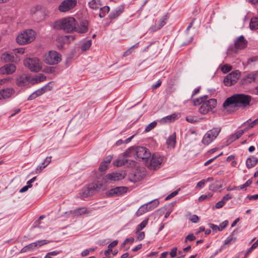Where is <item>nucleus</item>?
<instances>
[{
	"label": "nucleus",
	"instance_id": "1",
	"mask_svg": "<svg viewBox=\"0 0 258 258\" xmlns=\"http://www.w3.org/2000/svg\"><path fill=\"white\" fill-rule=\"evenodd\" d=\"M251 97L243 94H236L228 97L223 103V106L245 108L249 105Z\"/></svg>",
	"mask_w": 258,
	"mask_h": 258
},
{
	"label": "nucleus",
	"instance_id": "2",
	"mask_svg": "<svg viewBox=\"0 0 258 258\" xmlns=\"http://www.w3.org/2000/svg\"><path fill=\"white\" fill-rule=\"evenodd\" d=\"M76 26V21L74 18L69 17L56 21L54 28L57 30H63L67 32L74 31Z\"/></svg>",
	"mask_w": 258,
	"mask_h": 258
},
{
	"label": "nucleus",
	"instance_id": "3",
	"mask_svg": "<svg viewBox=\"0 0 258 258\" xmlns=\"http://www.w3.org/2000/svg\"><path fill=\"white\" fill-rule=\"evenodd\" d=\"M126 156L147 160L151 155L149 151L144 147H131L124 153Z\"/></svg>",
	"mask_w": 258,
	"mask_h": 258
},
{
	"label": "nucleus",
	"instance_id": "4",
	"mask_svg": "<svg viewBox=\"0 0 258 258\" xmlns=\"http://www.w3.org/2000/svg\"><path fill=\"white\" fill-rule=\"evenodd\" d=\"M36 33L32 29L24 31L18 35L17 42L20 45H25L32 42L35 38Z\"/></svg>",
	"mask_w": 258,
	"mask_h": 258
},
{
	"label": "nucleus",
	"instance_id": "5",
	"mask_svg": "<svg viewBox=\"0 0 258 258\" xmlns=\"http://www.w3.org/2000/svg\"><path fill=\"white\" fill-rule=\"evenodd\" d=\"M103 184L102 181H97L96 182L88 184L83 189L81 194L82 198L84 199L92 196L101 189Z\"/></svg>",
	"mask_w": 258,
	"mask_h": 258
},
{
	"label": "nucleus",
	"instance_id": "6",
	"mask_svg": "<svg viewBox=\"0 0 258 258\" xmlns=\"http://www.w3.org/2000/svg\"><path fill=\"white\" fill-rule=\"evenodd\" d=\"M220 132V127L213 128L208 131L203 138L202 143L205 145H208L217 137Z\"/></svg>",
	"mask_w": 258,
	"mask_h": 258
},
{
	"label": "nucleus",
	"instance_id": "7",
	"mask_svg": "<svg viewBox=\"0 0 258 258\" xmlns=\"http://www.w3.org/2000/svg\"><path fill=\"white\" fill-rule=\"evenodd\" d=\"M61 59L59 53L55 51H50L48 53H46L44 57V61L50 65L57 64Z\"/></svg>",
	"mask_w": 258,
	"mask_h": 258
},
{
	"label": "nucleus",
	"instance_id": "8",
	"mask_svg": "<svg viewBox=\"0 0 258 258\" xmlns=\"http://www.w3.org/2000/svg\"><path fill=\"white\" fill-rule=\"evenodd\" d=\"M25 66L32 72H38L41 69L39 60L36 58H28L24 61Z\"/></svg>",
	"mask_w": 258,
	"mask_h": 258
},
{
	"label": "nucleus",
	"instance_id": "9",
	"mask_svg": "<svg viewBox=\"0 0 258 258\" xmlns=\"http://www.w3.org/2000/svg\"><path fill=\"white\" fill-rule=\"evenodd\" d=\"M162 159L161 157L153 154L146 160V166L150 169L156 170L159 168L162 163Z\"/></svg>",
	"mask_w": 258,
	"mask_h": 258
},
{
	"label": "nucleus",
	"instance_id": "10",
	"mask_svg": "<svg viewBox=\"0 0 258 258\" xmlns=\"http://www.w3.org/2000/svg\"><path fill=\"white\" fill-rule=\"evenodd\" d=\"M49 242V241L48 240L45 239L36 241L25 246L21 250V252L25 253L32 251L34 249H37L43 245L48 243Z\"/></svg>",
	"mask_w": 258,
	"mask_h": 258
},
{
	"label": "nucleus",
	"instance_id": "11",
	"mask_svg": "<svg viewBox=\"0 0 258 258\" xmlns=\"http://www.w3.org/2000/svg\"><path fill=\"white\" fill-rule=\"evenodd\" d=\"M216 104V100L215 99H211L202 104L199 108V111L201 114H206L213 108H215Z\"/></svg>",
	"mask_w": 258,
	"mask_h": 258
},
{
	"label": "nucleus",
	"instance_id": "12",
	"mask_svg": "<svg viewBox=\"0 0 258 258\" xmlns=\"http://www.w3.org/2000/svg\"><path fill=\"white\" fill-rule=\"evenodd\" d=\"M125 175V173L123 171L113 172L111 173L107 174L104 177V180L106 182H108L109 181H118L123 179Z\"/></svg>",
	"mask_w": 258,
	"mask_h": 258
},
{
	"label": "nucleus",
	"instance_id": "13",
	"mask_svg": "<svg viewBox=\"0 0 258 258\" xmlns=\"http://www.w3.org/2000/svg\"><path fill=\"white\" fill-rule=\"evenodd\" d=\"M76 4V0H64L59 5L58 10L61 12H68L73 9Z\"/></svg>",
	"mask_w": 258,
	"mask_h": 258
},
{
	"label": "nucleus",
	"instance_id": "14",
	"mask_svg": "<svg viewBox=\"0 0 258 258\" xmlns=\"http://www.w3.org/2000/svg\"><path fill=\"white\" fill-rule=\"evenodd\" d=\"M127 187L125 186H117L108 191L107 195L110 197L119 196L126 192Z\"/></svg>",
	"mask_w": 258,
	"mask_h": 258
},
{
	"label": "nucleus",
	"instance_id": "15",
	"mask_svg": "<svg viewBox=\"0 0 258 258\" xmlns=\"http://www.w3.org/2000/svg\"><path fill=\"white\" fill-rule=\"evenodd\" d=\"M16 67L12 63H8L0 68V74L10 75L16 71Z\"/></svg>",
	"mask_w": 258,
	"mask_h": 258
},
{
	"label": "nucleus",
	"instance_id": "16",
	"mask_svg": "<svg viewBox=\"0 0 258 258\" xmlns=\"http://www.w3.org/2000/svg\"><path fill=\"white\" fill-rule=\"evenodd\" d=\"M247 44V41L243 36H239L235 41V48L236 49H242L246 47Z\"/></svg>",
	"mask_w": 258,
	"mask_h": 258
},
{
	"label": "nucleus",
	"instance_id": "17",
	"mask_svg": "<svg viewBox=\"0 0 258 258\" xmlns=\"http://www.w3.org/2000/svg\"><path fill=\"white\" fill-rule=\"evenodd\" d=\"M167 20V17L166 15L163 16L158 21L157 24H155V26H152L150 28V30L151 32H155L157 31L158 30L160 29L163 26H164L166 23V20Z\"/></svg>",
	"mask_w": 258,
	"mask_h": 258
},
{
	"label": "nucleus",
	"instance_id": "18",
	"mask_svg": "<svg viewBox=\"0 0 258 258\" xmlns=\"http://www.w3.org/2000/svg\"><path fill=\"white\" fill-rule=\"evenodd\" d=\"M30 77L26 75H21L18 76L16 79L17 84L19 86H24L26 85L30 81Z\"/></svg>",
	"mask_w": 258,
	"mask_h": 258
},
{
	"label": "nucleus",
	"instance_id": "19",
	"mask_svg": "<svg viewBox=\"0 0 258 258\" xmlns=\"http://www.w3.org/2000/svg\"><path fill=\"white\" fill-rule=\"evenodd\" d=\"M75 30L76 32L80 33H84L87 32L88 30V22L87 21H83L76 27L75 26Z\"/></svg>",
	"mask_w": 258,
	"mask_h": 258
},
{
	"label": "nucleus",
	"instance_id": "20",
	"mask_svg": "<svg viewBox=\"0 0 258 258\" xmlns=\"http://www.w3.org/2000/svg\"><path fill=\"white\" fill-rule=\"evenodd\" d=\"M90 212V211L86 207L80 208L70 211V214L75 216H79L84 214H88Z\"/></svg>",
	"mask_w": 258,
	"mask_h": 258
},
{
	"label": "nucleus",
	"instance_id": "21",
	"mask_svg": "<svg viewBox=\"0 0 258 258\" xmlns=\"http://www.w3.org/2000/svg\"><path fill=\"white\" fill-rule=\"evenodd\" d=\"M252 82H256L253 72L248 74L244 76L241 81V83L242 85H247Z\"/></svg>",
	"mask_w": 258,
	"mask_h": 258
},
{
	"label": "nucleus",
	"instance_id": "22",
	"mask_svg": "<svg viewBox=\"0 0 258 258\" xmlns=\"http://www.w3.org/2000/svg\"><path fill=\"white\" fill-rule=\"evenodd\" d=\"M47 86H45L33 92L31 94L29 98V100H33L38 96L43 94L47 90Z\"/></svg>",
	"mask_w": 258,
	"mask_h": 258
},
{
	"label": "nucleus",
	"instance_id": "23",
	"mask_svg": "<svg viewBox=\"0 0 258 258\" xmlns=\"http://www.w3.org/2000/svg\"><path fill=\"white\" fill-rule=\"evenodd\" d=\"M13 90L10 88L2 90L0 91V100L10 97L13 94Z\"/></svg>",
	"mask_w": 258,
	"mask_h": 258
},
{
	"label": "nucleus",
	"instance_id": "24",
	"mask_svg": "<svg viewBox=\"0 0 258 258\" xmlns=\"http://www.w3.org/2000/svg\"><path fill=\"white\" fill-rule=\"evenodd\" d=\"M244 134V131L243 130H239L236 132L235 133L230 135L227 140V142L228 144H230L235 141L236 140L239 139L240 137L242 136Z\"/></svg>",
	"mask_w": 258,
	"mask_h": 258
},
{
	"label": "nucleus",
	"instance_id": "25",
	"mask_svg": "<svg viewBox=\"0 0 258 258\" xmlns=\"http://www.w3.org/2000/svg\"><path fill=\"white\" fill-rule=\"evenodd\" d=\"M258 162V159L254 156H251L247 159L246 166L248 169L253 167Z\"/></svg>",
	"mask_w": 258,
	"mask_h": 258
},
{
	"label": "nucleus",
	"instance_id": "26",
	"mask_svg": "<svg viewBox=\"0 0 258 258\" xmlns=\"http://www.w3.org/2000/svg\"><path fill=\"white\" fill-rule=\"evenodd\" d=\"M16 55V54L11 52H6L3 54L2 58L6 62H12L14 60Z\"/></svg>",
	"mask_w": 258,
	"mask_h": 258
},
{
	"label": "nucleus",
	"instance_id": "27",
	"mask_svg": "<svg viewBox=\"0 0 258 258\" xmlns=\"http://www.w3.org/2000/svg\"><path fill=\"white\" fill-rule=\"evenodd\" d=\"M167 145L169 148H174L176 144V135L175 133L171 135L167 140Z\"/></svg>",
	"mask_w": 258,
	"mask_h": 258
},
{
	"label": "nucleus",
	"instance_id": "28",
	"mask_svg": "<svg viewBox=\"0 0 258 258\" xmlns=\"http://www.w3.org/2000/svg\"><path fill=\"white\" fill-rule=\"evenodd\" d=\"M230 78L231 81L235 84L239 79L240 76V73L238 71H234L228 74Z\"/></svg>",
	"mask_w": 258,
	"mask_h": 258
},
{
	"label": "nucleus",
	"instance_id": "29",
	"mask_svg": "<svg viewBox=\"0 0 258 258\" xmlns=\"http://www.w3.org/2000/svg\"><path fill=\"white\" fill-rule=\"evenodd\" d=\"M89 7L92 9L97 10L101 7L100 0H92L89 3Z\"/></svg>",
	"mask_w": 258,
	"mask_h": 258
},
{
	"label": "nucleus",
	"instance_id": "30",
	"mask_svg": "<svg viewBox=\"0 0 258 258\" xmlns=\"http://www.w3.org/2000/svg\"><path fill=\"white\" fill-rule=\"evenodd\" d=\"M178 118L177 114L173 113L170 115H168L161 119V121L164 122H171L174 121L176 119Z\"/></svg>",
	"mask_w": 258,
	"mask_h": 258
},
{
	"label": "nucleus",
	"instance_id": "31",
	"mask_svg": "<svg viewBox=\"0 0 258 258\" xmlns=\"http://www.w3.org/2000/svg\"><path fill=\"white\" fill-rule=\"evenodd\" d=\"M208 98V95H204L200 98H197L193 100V103L194 105H198L201 104H202L203 102H205V100Z\"/></svg>",
	"mask_w": 258,
	"mask_h": 258
},
{
	"label": "nucleus",
	"instance_id": "32",
	"mask_svg": "<svg viewBox=\"0 0 258 258\" xmlns=\"http://www.w3.org/2000/svg\"><path fill=\"white\" fill-rule=\"evenodd\" d=\"M221 187L222 185L220 182L218 181H216L209 186V189L211 191H216Z\"/></svg>",
	"mask_w": 258,
	"mask_h": 258
},
{
	"label": "nucleus",
	"instance_id": "33",
	"mask_svg": "<svg viewBox=\"0 0 258 258\" xmlns=\"http://www.w3.org/2000/svg\"><path fill=\"white\" fill-rule=\"evenodd\" d=\"M122 11L121 8H118L112 11L109 15V17L110 19H113L117 18L120 14L122 13Z\"/></svg>",
	"mask_w": 258,
	"mask_h": 258
},
{
	"label": "nucleus",
	"instance_id": "34",
	"mask_svg": "<svg viewBox=\"0 0 258 258\" xmlns=\"http://www.w3.org/2000/svg\"><path fill=\"white\" fill-rule=\"evenodd\" d=\"M109 11V7L108 6H104L100 8V13L99 16L100 18H103L105 16L106 14Z\"/></svg>",
	"mask_w": 258,
	"mask_h": 258
},
{
	"label": "nucleus",
	"instance_id": "35",
	"mask_svg": "<svg viewBox=\"0 0 258 258\" xmlns=\"http://www.w3.org/2000/svg\"><path fill=\"white\" fill-rule=\"evenodd\" d=\"M127 162V160L124 158H119L114 162V165L119 167L123 165Z\"/></svg>",
	"mask_w": 258,
	"mask_h": 258
},
{
	"label": "nucleus",
	"instance_id": "36",
	"mask_svg": "<svg viewBox=\"0 0 258 258\" xmlns=\"http://www.w3.org/2000/svg\"><path fill=\"white\" fill-rule=\"evenodd\" d=\"M148 222V219H145L143 220L136 228V232H139L142 229H143L147 225Z\"/></svg>",
	"mask_w": 258,
	"mask_h": 258
},
{
	"label": "nucleus",
	"instance_id": "37",
	"mask_svg": "<svg viewBox=\"0 0 258 258\" xmlns=\"http://www.w3.org/2000/svg\"><path fill=\"white\" fill-rule=\"evenodd\" d=\"M147 212L148 210H147V206H145V205H143L141 206L138 210L136 212V215L137 216H140Z\"/></svg>",
	"mask_w": 258,
	"mask_h": 258
},
{
	"label": "nucleus",
	"instance_id": "38",
	"mask_svg": "<svg viewBox=\"0 0 258 258\" xmlns=\"http://www.w3.org/2000/svg\"><path fill=\"white\" fill-rule=\"evenodd\" d=\"M46 79V77L42 74H39L35 78L33 79L35 83L42 82Z\"/></svg>",
	"mask_w": 258,
	"mask_h": 258
},
{
	"label": "nucleus",
	"instance_id": "39",
	"mask_svg": "<svg viewBox=\"0 0 258 258\" xmlns=\"http://www.w3.org/2000/svg\"><path fill=\"white\" fill-rule=\"evenodd\" d=\"M91 40H89L85 42L81 47V50L82 51H86L89 49L91 45Z\"/></svg>",
	"mask_w": 258,
	"mask_h": 258
},
{
	"label": "nucleus",
	"instance_id": "40",
	"mask_svg": "<svg viewBox=\"0 0 258 258\" xmlns=\"http://www.w3.org/2000/svg\"><path fill=\"white\" fill-rule=\"evenodd\" d=\"M258 246V239L251 246L250 248L247 250L245 254V256H247L249 254L252 250Z\"/></svg>",
	"mask_w": 258,
	"mask_h": 258
},
{
	"label": "nucleus",
	"instance_id": "41",
	"mask_svg": "<svg viewBox=\"0 0 258 258\" xmlns=\"http://www.w3.org/2000/svg\"><path fill=\"white\" fill-rule=\"evenodd\" d=\"M147 204L149 206V207H151L152 208V210L156 208L158 205L159 204V201L158 200H154L148 203Z\"/></svg>",
	"mask_w": 258,
	"mask_h": 258
},
{
	"label": "nucleus",
	"instance_id": "42",
	"mask_svg": "<svg viewBox=\"0 0 258 258\" xmlns=\"http://www.w3.org/2000/svg\"><path fill=\"white\" fill-rule=\"evenodd\" d=\"M157 125V123L155 121H153L150 124H149L148 125L146 126L145 131L146 132H150L152 129H153Z\"/></svg>",
	"mask_w": 258,
	"mask_h": 258
},
{
	"label": "nucleus",
	"instance_id": "43",
	"mask_svg": "<svg viewBox=\"0 0 258 258\" xmlns=\"http://www.w3.org/2000/svg\"><path fill=\"white\" fill-rule=\"evenodd\" d=\"M229 79H230V78L229 77V75L228 74L224 79L223 83L224 85L227 86H229L234 84V83L231 82V80Z\"/></svg>",
	"mask_w": 258,
	"mask_h": 258
},
{
	"label": "nucleus",
	"instance_id": "44",
	"mask_svg": "<svg viewBox=\"0 0 258 258\" xmlns=\"http://www.w3.org/2000/svg\"><path fill=\"white\" fill-rule=\"evenodd\" d=\"M212 196L213 194L212 193H209L208 195H203L199 197V201L200 202H202L207 199H210Z\"/></svg>",
	"mask_w": 258,
	"mask_h": 258
},
{
	"label": "nucleus",
	"instance_id": "45",
	"mask_svg": "<svg viewBox=\"0 0 258 258\" xmlns=\"http://www.w3.org/2000/svg\"><path fill=\"white\" fill-rule=\"evenodd\" d=\"M75 39V37L73 35H66L63 37V40L67 43H70Z\"/></svg>",
	"mask_w": 258,
	"mask_h": 258
},
{
	"label": "nucleus",
	"instance_id": "46",
	"mask_svg": "<svg viewBox=\"0 0 258 258\" xmlns=\"http://www.w3.org/2000/svg\"><path fill=\"white\" fill-rule=\"evenodd\" d=\"M232 69V67L228 64H225L222 67L221 70L224 73H226L230 71Z\"/></svg>",
	"mask_w": 258,
	"mask_h": 258
},
{
	"label": "nucleus",
	"instance_id": "47",
	"mask_svg": "<svg viewBox=\"0 0 258 258\" xmlns=\"http://www.w3.org/2000/svg\"><path fill=\"white\" fill-rule=\"evenodd\" d=\"M108 167V165L107 164H105L103 161L101 163V164L100 165V167L99 168V170L101 172L105 171Z\"/></svg>",
	"mask_w": 258,
	"mask_h": 258
},
{
	"label": "nucleus",
	"instance_id": "48",
	"mask_svg": "<svg viewBox=\"0 0 258 258\" xmlns=\"http://www.w3.org/2000/svg\"><path fill=\"white\" fill-rule=\"evenodd\" d=\"M251 183H252L251 180L249 179L244 184L241 185L237 187V189H242L244 188V187L249 186L251 184Z\"/></svg>",
	"mask_w": 258,
	"mask_h": 258
},
{
	"label": "nucleus",
	"instance_id": "49",
	"mask_svg": "<svg viewBox=\"0 0 258 258\" xmlns=\"http://www.w3.org/2000/svg\"><path fill=\"white\" fill-rule=\"evenodd\" d=\"M209 226L210 228H211L213 231L217 232L218 231H221L220 229V226H218L216 225H215L214 224L210 223L209 224Z\"/></svg>",
	"mask_w": 258,
	"mask_h": 258
},
{
	"label": "nucleus",
	"instance_id": "50",
	"mask_svg": "<svg viewBox=\"0 0 258 258\" xmlns=\"http://www.w3.org/2000/svg\"><path fill=\"white\" fill-rule=\"evenodd\" d=\"M51 161V157L49 156L46 157L44 161L41 163V165H45V167H46L50 162Z\"/></svg>",
	"mask_w": 258,
	"mask_h": 258
},
{
	"label": "nucleus",
	"instance_id": "51",
	"mask_svg": "<svg viewBox=\"0 0 258 258\" xmlns=\"http://www.w3.org/2000/svg\"><path fill=\"white\" fill-rule=\"evenodd\" d=\"M138 234V235L137 236V239L139 240H142L144 238H145V233L144 232H137Z\"/></svg>",
	"mask_w": 258,
	"mask_h": 258
},
{
	"label": "nucleus",
	"instance_id": "52",
	"mask_svg": "<svg viewBox=\"0 0 258 258\" xmlns=\"http://www.w3.org/2000/svg\"><path fill=\"white\" fill-rule=\"evenodd\" d=\"M45 167V165H41V163L37 167L35 170V173L37 174L40 173L42 171V170Z\"/></svg>",
	"mask_w": 258,
	"mask_h": 258
},
{
	"label": "nucleus",
	"instance_id": "53",
	"mask_svg": "<svg viewBox=\"0 0 258 258\" xmlns=\"http://www.w3.org/2000/svg\"><path fill=\"white\" fill-rule=\"evenodd\" d=\"M236 238H233L230 236L225 240L224 245L229 244L230 242H234Z\"/></svg>",
	"mask_w": 258,
	"mask_h": 258
},
{
	"label": "nucleus",
	"instance_id": "54",
	"mask_svg": "<svg viewBox=\"0 0 258 258\" xmlns=\"http://www.w3.org/2000/svg\"><path fill=\"white\" fill-rule=\"evenodd\" d=\"M178 190L174 191L173 192H172V193L169 194L168 196H167L165 198V200H169L171 198L175 197V196H176L178 194Z\"/></svg>",
	"mask_w": 258,
	"mask_h": 258
},
{
	"label": "nucleus",
	"instance_id": "55",
	"mask_svg": "<svg viewBox=\"0 0 258 258\" xmlns=\"http://www.w3.org/2000/svg\"><path fill=\"white\" fill-rule=\"evenodd\" d=\"M112 159V157L110 155L106 156L103 160V162L105 164H107L109 165V164L111 162Z\"/></svg>",
	"mask_w": 258,
	"mask_h": 258
},
{
	"label": "nucleus",
	"instance_id": "56",
	"mask_svg": "<svg viewBox=\"0 0 258 258\" xmlns=\"http://www.w3.org/2000/svg\"><path fill=\"white\" fill-rule=\"evenodd\" d=\"M228 224V221L225 220L222 223H221L220 225V229L221 231H222L224 229H225Z\"/></svg>",
	"mask_w": 258,
	"mask_h": 258
},
{
	"label": "nucleus",
	"instance_id": "57",
	"mask_svg": "<svg viewBox=\"0 0 258 258\" xmlns=\"http://www.w3.org/2000/svg\"><path fill=\"white\" fill-rule=\"evenodd\" d=\"M134 240H135L134 238H133V237H131V238H126L123 241L122 246H124L125 245H126L128 242H130L131 243H132L134 242Z\"/></svg>",
	"mask_w": 258,
	"mask_h": 258
},
{
	"label": "nucleus",
	"instance_id": "58",
	"mask_svg": "<svg viewBox=\"0 0 258 258\" xmlns=\"http://www.w3.org/2000/svg\"><path fill=\"white\" fill-rule=\"evenodd\" d=\"M196 239V237L192 234H188L186 237L185 239V242L186 243L187 240L189 241H193Z\"/></svg>",
	"mask_w": 258,
	"mask_h": 258
},
{
	"label": "nucleus",
	"instance_id": "59",
	"mask_svg": "<svg viewBox=\"0 0 258 258\" xmlns=\"http://www.w3.org/2000/svg\"><path fill=\"white\" fill-rule=\"evenodd\" d=\"M206 183V180L205 179H203V180H202L201 181H200V182H199L197 185H196V188H202L205 184Z\"/></svg>",
	"mask_w": 258,
	"mask_h": 258
},
{
	"label": "nucleus",
	"instance_id": "60",
	"mask_svg": "<svg viewBox=\"0 0 258 258\" xmlns=\"http://www.w3.org/2000/svg\"><path fill=\"white\" fill-rule=\"evenodd\" d=\"M117 243H118L117 240H114L108 245V248L112 249L114 247H115V246L117 245Z\"/></svg>",
	"mask_w": 258,
	"mask_h": 258
},
{
	"label": "nucleus",
	"instance_id": "61",
	"mask_svg": "<svg viewBox=\"0 0 258 258\" xmlns=\"http://www.w3.org/2000/svg\"><path fill=\"white\" fill-rule=\"evenodd\" d=\"M177 248L176 247H174L171 250V251L170 252V255L171 257H174L176 256V253H177Z\"/></svg>",
	"mask_w": 258,
	"mask_h": 258
},
{
	"label": "nucleus",
	"instance_id": "62",
	"mask_svg": "<svg viewBox=\"0 0 258 258\" xmlns=\"http://www.w3.org/2000/svg\"><path fill=\"white\" fill-rule=\"evenodd\" d=\"M224 202H223L222 200L218 202L215 205V207L217 209H219L222 208L224 205H225Z\"/></svg>",
	"mask_w": 258,
	"mask_h": 258
},
{
	"label": "nucleus",
	"instance_id": "63",
	"mask_svg": "<svg viewBox=\"0 0 258 258\" xmlns=\"http://www.w3.org/2000/svg\"><path fill=\"white\" fill-rule=\"evenodd\" d=\"M186 120L187 121L190 123H194L196 121L195 118L191 116H187L186 117Z\"/></svg>",
	"mask_w": 258,
	"mask_h": 258
},
{
	"label": "nucleus",
	"instance_id": "64",
	"mask_svg": "<svg viewBox=\"0 0 258 258\" xmlns=\"http://www.w3.org/2000/svg\"><path fill=\"white\" fill-rule=\"evenodd\" d=\"M199 220V217L196 215H192L190 218V220L194 223H197Z\"/></svg>",
	"mask_w": 258,
	"mask_h": 258
}]
</instances>
